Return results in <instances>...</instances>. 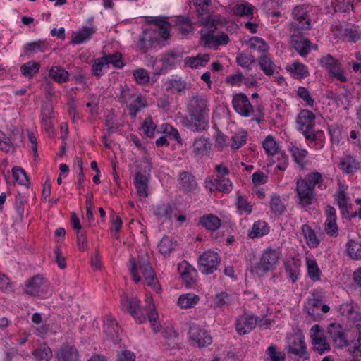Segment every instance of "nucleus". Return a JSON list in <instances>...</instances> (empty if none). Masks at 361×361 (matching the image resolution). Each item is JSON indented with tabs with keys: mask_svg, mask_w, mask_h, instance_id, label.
<instances>
[{
	"mask_svg": "<svg viewBox=\"0 0 361 361\" xmlns=\"http://www.w3.org/2000/svg\"><path fill=\"white\" fill-rule=\"evenodd\" d=\"M209 106L208 98L204 94L190 97L186 107L188 115L183 118V125L195 133L206 130L209 126Z\"/></svg>",
	"mask_w": 361,
	"mask_h": 361,
	"instance_id": "nucleus-1",
	"label": "nucleus"
},
{
	"mask_svg": "<svg viewBox=\"0 0 361 361\" xmlns=\"http://www.w3.org/2000/svg\"><path fill=\"white\" fill-rule=\"evenodd\" d=\"M324 179L321 173L310 172L303 178H300L296 181V192L298 205L302 208L310 206L316 200L315 186L322 188Z\"/></svg>",
	"mask_w": 361,
	"mask_h": 361,
	"instance_id": "nucleus-2",
	"label": "nucleus"
},
{
	"mask_svg": "<svg viewBox=\"0 0 361 361\" xmlns=\"http://www.w3.org/2000/svg\"><path fill=\"white\" fill-rule=\"evenodd\" d=\"M129 263V269L133 276V280L135 283H138L141 280V278L137 273L138 267L145 279L151 278L155 275L152 265L147 257H139L137 263L136 259L134 257H132L130 259Z\"/></svg>",
	"mask_w": 361,
	"mask_h": 361,
	"instance_id": "nucleus-3",
	"label": "nucleus"
},
{
	"mask_svg": "<svg viewBox=\"0 0 361 361\" xmlns=\"http://www.w3.org/2000/svg\"><path fill=\"white\" fill-rule=\"evenodd\" d=\"M320 66L325 68L332 78H335L342 82H347V77L344 74V69L341 62L334 59L331 54L323 56L319 59Z\"/></svg>",
	"mask_w": 361,
	"mask_h": 361,
	"instance_id": "nucleus-4",
	"label": "nucleus"
},
{
	"mask_svg": "<svg viewBox=\"0 0 361 361\" xmlns=\"http://www.w3.org/2000/svg\"><path fill=\"white\" fill-rule=\"evenodd\" d=\"M220 262L221 259L217 252L208 250L200 257L198 269L204 274H211L217 270Z\"/></svg>",
	"mask_w": 361,
	"mask_h": 361,
	"instance_id": "nucleus-5",
	"label": "nucleus"
},
{
	"mask_svg": "<svg viewBox=\"0 0 361 361\" xmlns=\"http://www.w3.org/2000/svg\"><path fill=\"white\" fill-rule=\"evenodd\" d=\"M288 353L294 355L295 361H306L310 358L304 336L296 335L288 344Z\"/></svg>",
	"mask_w": 361,
	"mask_h": 361,
	"instance_id": "nucleus-6",
	"label": "nucleus"
},
{
	"mask_svg": "<svg viewBox=\"0 0 361 361\" xmlns=\"http://www.w3.org/2000/svg\"><path fill=\"white\" fill-rule=\"evenodd\" d=\"M303 31L290 30V44L300 56L306 57L311 51L312 42L303 36Z\"/></svg>",
	"mask_w": 361,
	"mask_h": 361,
	"instance_id": "nucleus-7",
	"label": "nucleus"
},
{
	"mask_svg": "<svg viewBox=\"0 0 361 361\" xmlns=\"http://www.w3.org/2000/svg\"><path fill=\"white\" fill-rule=\"evenodd\" d=\"M292 15L295 22L290 24V30H309L311 28V18L307 11L302 6H297L292 12Z\"/></svg>",
	"mask_w": 361,
	"mask_h": 361,
	"instance_id": "nucleus-8",
	"label": "nucleus"
},
{
	"mask_svg": "<svg viewBox=\"0 0 361 361\" xmlns=\"http://www.w3.org/2000/svg\"><path fill=\"white\" fill-rule=\"evenodd\" d=\"M144 161L147 164L145 169V173L140 171L137 172L134 176V185L139 196L147 197L148 196V184L149 181V172L152 169L151 164L147 158L144 159Z\"/></svg>",
	"mask_w": 361,
	"mask_h": 361,
	"instance_id": "nucleus-9",
	"label": "nucleus"
},
{
	"mask_svg": "<svg viewBox=\"0 0 361 361\" xmlns=\"http://www.w3.org/2000/svg\"><path fill=\"white\" fill-rule=\"evenodd\" d=\"M214 29L208 31L207 33L202 34L200 43L206 47L216 49L221 45H226L229 42V37L227 34L222 32L216 36L214 35Z\"/></svg>",
	"mask_w": 361,
	"mask_h": 361,
	"instance_id": "nucleus-10",
	"label": "nucleus"
},
{
	"mask_svg": "<svg viewBox=\"0 0 361 361\" xmlns=\"http://www.w3.org/2000/svg\"><path fill=\"white\" fill-rule=\"evenodd\" d=\"M157 43H159V33L155 30L149 29L144 30L140 35L137 46L141 52L146 53Z\"/></svg>",
	"mask_w": 361,
	"mask_h": 361,
	"instance_id": "nucleus-11",
	"label": "nucleus"
},
{
	"mask_svg": "<svg viewBox=\"0 0 361 361\" xmlns=\"http://www.w3.org/2000/svg\"><path fill=\"white\" fill-rule=\"evenodd\" d=\"M279 258V255L276 250L268 248L262 253L257 267L264 272L272 270L278 263Z\"/></svg>",
	"mask_w": 361,
	"mask_h": 361,
	"instance_id": "nucleus-12",
	"label": "nucleus"
},
{
	"mask_svg": "<svg viewBox=\"0 0 361 361\" xmlns=\"http://www.w3.org/2000/svg\"><path fill=\"white\" fill-rule=\"evenodd\" d=\"M315 115L310 111L302 110L297 118L298 129L305 137L307 133L314 129L315 126Z\"/></svg>",
	"mask_w": 361,
	"mask_h": 361,
	"instance_id": "nucleus-13",
	"label": "nucleus"
},
{
	"mask_svg": "<svg viewBox=\"0 0 361 361\" xmlns=\"http://www.w3.org/2000/svg\"><path fill=\"white\" fill-rule=\"evenodd\" d=\"M232 104L235 111L243 116L248 117L253 112V107L245 94H235L233 97Z\"/></svg>",
	"mask_w": 361,
	"mask_h": 361,
	"instance_id": "nucleus-14",
	"label": "nucleus"
},
{
	"mask_svg": "<svg viewBox=\"0 0 361 361\" xmlns=\"http://www.w3.org/2000/svg\"><path fill=\"white\" fill-rule=\"evenodd\" d=\"M189 335L192 344L199 348L206 347L212 342L209 334L206 330L197 326H191L189 330Z\"/></svg>",
	"mask_w": 361,
	"mask_h": 361,
	"instance_id": "nucleus-15",
	"label": "nucleus"
},
{
	"mask_svg": "<svg viewBox=\"0 0 361 361\" xmlns=\"http://www.w3.org/2000/svg\"><path fill=\"white\" fill-rule=\"evenodd\" d=\"M350 333L353 338H348L345 347H347L348 351L354 357H361V324H355L350 330Z\"/></svg>",
	"mask_w": 361,
	"mask_h": 361,
	"instance_id": "nucleus-16",
	"label": "nucleus"
},
{
	"mask_svg": "<svg viewBox=\"0 0 361 361\" xmlns=\"http://www.w3.org/2000/svg\"><path fill=\"white\" fill-rule=\"evenodd\" d=\"M47 280L40 275L29 279L25 284L24 292L30 296H39L46 287Z\"/></svg>",
	"mask_w": 361,
	"mask_h": 361,
	"instance_id": "nucleus-17",
	"label": "nucleus"
},
{
	"mask_svg": "<svg viewBox=\"0 0 361 361\" xmlns=\"http://www.w3.org/2000/svg\"><path fill=\"white\" fill-rule=\"evenodd\" d=\"M104 332L106 337L114 343L120 341V328L118 322L110 316L106 317L104 320Z\"/></svg>",
	"mask_w": 361,
	"mask_h": 361,
	"instance_id": "nucleus-18",
	"label": "nucleus"
},
{
	"mask_svg": "<svg viewBox=\"0 0 361 361\" xmlns=\"http://www.w3.org/2000/svg\"><path fill=\"white\" fill-rule=\"evenodd\" d=\"M257 326L255 317L244 314L240 316L235 322V329L240 335H245L252 331Z\"/></svg>",
	"mask_w": 361,
	"mask_h": 361,
	"instance_id": "nucleus-19",
	"label": "nucleus"
},
{
	"mask_svg": "<svg viewBox=\"0 0 361 361\" xmlns=\"http://www.w3.org/2000/svg\"><path fill=\"white\" fill-rule=\"evenodd\" d=\"M328 333L336 346L338 348L345 347L349 338L346 336L340 324H331L328 328Z\"/></svg>",
	"mask_w": 361,
	"mask_h": 361,
	"instance_id": "nucleus-20",
	"label": "nucleus"
},
{
	"mask_svg": "<svg viewBox=\"0 0 361 361\" xmlns=\"http://www.w3.org/2000/svg\"><path fill=\"white\" fill-rule=\"evenodd\" d=\"M326 219L325 222L324 230L326 233L331 236H337L338 227L336 224V209L331 205H328L325 209Z\"/></svg>",
	"mask_w": 361,
	"mask_h": 361,
	"instance_id": "nucleus-21",
	"label": "nucleus"
},
{
	"mask_svg": "<svg viewBox=\"0 0 361 361\" xmlns=\"http://www.w3.org/2000/svg\"><path fill=\"white\" fill-rule=\"evenodd\" d=\"M178 270L188 287H190L195 283L196 269L187 261L183 260L179 263Z\"/></svg>",
	"mask_w": 361,
	"mask_h": 361,
	"instance_id": "nucleus-22",
	"label": "nucleus"
},
{
	"mask_svg": "<svg viewBox=\"0 0 361 361\" xmlns=\"http://www.w3.org/2000/svg\"><path fill=\"white\" fill-rule=\"evenodd\" d=\"M58 361H78V351L73 345H62L56 353Z\"/></svg>",
	"mask_w": 361,
	"mask_h": 361,
	"instance_id": "nucleus-23",
	"label": "nucleus"
},
{
	"mask_svg": "<svg viewBox=\"0 0 361 361\" xmlns=\"http://www.w3.org/2000/svg\"><path fill=\"white\" fill-rule=\"evenodd\" d=\"M178 180L180 188L187 193L193 192L197 187L195 177L188 172L180 173Z\"/></svg>",
	"mask_w": 361,
	"mask_h": 361,
	"instance_id": "nucleus-24",
	"label": "nucleus"
},
{
	"mask_svg": "<svg viewBox=\"0 0 361 361\" xmlns=\"http://www.w3.org/2000/svg\"><path fill=\"white\" fill-rule=\"evenodd\" d=\"M210 56L208 54H199L196 56H188L184 59L185 67L199 68L204 67L209 61Z\"/></svg>",
	"mask_w": 361,
	"mask_h": 361,
	"instance_id": "nucleus-25",
	"label": "nucleus"
},
{
	"mask_svg": "<svg viewBox=\"0 0 361 361\" xmlns=\"http://www.w3.org/2000/svg\"><path fill=\"white\" fill-rule=\"evenodd\" d=\"M211 150V144L208 138L201 136L195 139L192 145V152L199 157L204 156Z\"/></svg>",
	"mask_w": 361,
	"mask_h": 361,
	"instance_id": "nucleus-26",
	"label": "nucleus"
},
{
	"mask_svg": "<svg viewBox=\"0 0 361 361\" xmlns=\"http://www.w3.org/2000/svg\"><path fill=\"white\" fill-rule=\"evenodd\" d=\"M286 68L293 77L297 79H302L310 75L307 66L299 61L288 65Z\"/></svg>",
	"mask_w": 361,
	"mask_h": 361,
	"instance_id": "nucleus-27",
	"label": "nucleus"
},
{
	"mask_svg": "<svg viewBox=\"0 0 361 361\" xmlns=\"http://www.w3.org/2000/svg\"><path fill=\"white\" fill-rule=\"evenodd\" d=\"M180 52L169 50L161 55V61L166 67L175 68L182 60Z\"/></svg>",
	"mask_w": 361,
	"mask_h": 361,
	"instance_id": "nucleus-28",
	"label": "nucleus"
},
{
	"mask_svg": "<svg viewBox=\"0 0 361 361\" xmlns=\"http://www.w3.org/2000/svg\"><path fill=\"white\" fill-rule=\"evenodd\" d=\"M200 224L209 231H216L221 224V221L213 214H207L200 219Z\"/></svg>",
	"mask_w": 361,
	"mask_h": 361,
	"instance_id": "nucleus-29",
	"label": "nucleus"
},
{
	"mask_svg": "<svg viewBox=\"0 0 361 361\" xmlns=\"http://www.w3.org/2000/svg\"><path fill=\"white\" fill-rule=\"evenodd\" d=\"M269 207L271 212L276 216H282L286 212V207L283 202L281 197L276 193H273L271 195Z\"/></svg>",
	"mask_w": 361,
	"mask_h": 361,
	"instance_id": "nucleus-30",
	"label": "nucleus"
},
{
	"mask_svg": "<svg viewBox=\"0 0 361 361\" xmlns=\"http://www.w3.org/2000/svg\"><path fill=\"white\" fill-rule=\"evenodd\" d=\"M301 231L308 246L312 248L317 247L320 241L314 231L308 224H303Z\"/></svg>",
	"mask_w": 361,
	"mask_h": 361,
	"instance_id": "nucleus-31",
	"label": "nucleus"
},
{
	"mask_svg": "<svg viewBox=\"0 0 361 361\" xmlns=\"http://www.w3.org/2000/svg\"><path fill=\"white\" fill-rule=\"evenodd\" d=\"M49 77L58 83H63L68 81L69 73L61 66H56L49 70Z\"/></svg>",
	"mask_w": 361,
	"mask_h": 361,
	"instance_id": "nucleus-32",
	"label": "nucleus"
},
{
	"mask_svg": "<svg viewBox=\"0 0 361 361\" xmlns=\"http://www.w3.org/2000/svg\"><path fill=\"white\" fill-rule=\"evenodd\" d=\"M269 232V229L267 224L264 221L259 220L254 223L248 235L251 238H259L268 234Z\"/></svg>",
	"mask_w": 361,
	"mask_h": 361,
	"instance_id": "nucleus-33",
	"label": "nucleus"
},
{
	"mask_svg": "<svg viewBox=\"0 0 361 361\" xmlns=\"http://www.w3.org/2000/svg\"><path fill=\"white\" fill-rule=\"evenodd\" d=\"M259 65L264 73L267 75H271L275 72L276 66L272 61L269 56L263 54L258 59Z\"/></svg>",
	"mask_w": 361,
	"mask_h": 361,
	"instance_id": "nucleus-34",
	"label": "nucleus"
},
{
	"mask_svg": "<svg viewBox=\"0 0 361 361\" xmlns=\"http://www.w3.org/2000/svg\"><path fill=\"white\" fill-rule=\"evenodd\" d=\"M173 208L169 203H160L157 204L154 211V214L159 219L170 220L172 217Z\"/></svg>",
	"mask_w": 361,
	"mask_h": 361,
	"instance_id": "nucleus-35",
	"label": "nucleus"
},
{
	"mask_svg": "<svg viewBox=\"0 0 361 361\" xmlns=\"http://www.w3.org/2000/svg\"><path fill=\"white\" fill-rule=\"evenodd\" d=\"M95 32V29L92 27H86L82 30L75 33L71 39V43L80 44L84 42L89 40L91 36Z\"/></svg>",
	"mask_w": 361,
	"mask_h": 361,
	"instance_id": "nucleus-36",
	"label": "nucleus"
},
{
	"mask_svg": "<svg viewBox=\"0 0 361 361\" xmlns=\"http://www.w3.org/2000/svg\"><path fill=\"white\" fill-rule=\"evenodd\" d=\"M176 242L173 241L169 236H164L159 244V251L164 256H169L176 249Z\"/></svg>",
	"mask_w": 361,
	"mask_h": 361,
	"instance_id": "nucleus-37",
	"label": "nucleus"
},
{
	"mask_svg": "<svg viewBox=\"0 0 361 361\" xmlns=\"http://www.w3.org/2000/svg\"><path fill=\"white\" fill-rule=\"evenodd\" d=\"M108 69L109 67L104 56L95 59L92 65V75L98 78L102 76Z\"/></svg>",
	"mask_w": 361,
	"mask_h": 361,
	"instance_id": "nucleus-38",
	"label": "nucleus"
},
{
	"mask_svg": "<svg viewBox=\"0 0 361 361\" xmlns=\"http://www.w3.org/2000/svg\"><path fill=\"white\" fill-rule=\"evenodd\" d=\"M166 87V91L172 92L176 91L178 92H181L185 91L187 88L186 82L182 79H169L164 83Z\"/></svg>",
	"mask_w": 361,
	"mask_h": 361,
	"instance_id": "nucleus-39",
	"label": "nucleus"
},
{
	"mask_svg": "<svg viewBox=\"0 0 361 361\" xmlns=\"http://www.w3.org/2000/svg\"><path fill=\"white\" fill-rule=\"evenodd\" d=\"M285 270L293 283H295L300 276V264L294 260L286 262Z\"/></svg>",
	"mask_w": 361,
	"mask_h": 361,
	"instance_id": "nucleus-40",
	"label": "nucleus"
},
{
	"mask_svg": "<svg viewBox=\"0 0 361 361\" xmlns=\"http://www.w3.org/2000/svg\"><path fill=\"white\" fill-rule=\"evenodd\" d=\"M199 301V297L195 294H185L179 297L178 305L182 308H191Z\"/></svg>",
	"mask_w": 361,
	"mask_h": 361,
	"instance_id": "nucleus-41",
	"label": "nucleus"
},
{
	"mask_svg": "<svg viewBox=\"0 0 361 361\" xmlns=\"http://www.w3.org/2000/svg\"><path fill=\"white\" fill-rule=\"evenodd\" d=\"M267 356L264 361H284L285 353L281 351H277V347L275 345H269L266 351Z\"/></svg>",
	"mask_w": 361,
	"mask_h": 361,
	"instance_id": "nucleus-42",
	"label": "nucleus"
},
{
	"mask_svg": "<svg viewBox=\"0 0 361 361\" xmlns=\"http://www.w3.org/2000/svg\"><path fill=\"white\" fill-rule=\"evenodd\" d=\"M347 252L349 257L355 260L361 259V243L354 240H350L347 243Z\"/></svg>",
	"mask_w": 361,
	"mask_h": 361,
	"instance_id": "nucleus-43",
	"label": "nucleus"
},
{
	"mask_svg": "<svg viewBox=\"0 0 361 361\" xmlns=\"http://www.w3.org/2000/svg\"><path fill=\"white\" fill-rule=\"evenodd\" d=\"M341 169L347 173H353L359 169V163L353 157H347L341 162Z\"/></svg>",
	"mask_w": 361,
	"mask_h": 361,
	"instance_id": "nucleus-44",
	"label": "nucleus"
},
{
	"mask_svg": "<svg viewBox=\"0 0 361 361\" xmlns=\"http://www.w3.org/2000/svg\"><path fill=\"white\" fill-rule=\"evenodd\" d=\"M263 147L269 156H274L279 152V147L271 135H268L263 142Z\"/></svg>",
	"mask_w": 361,
	"mask_h": 361,
	"instance_id": "nucleus-45",
	"label": "nucleus"
},
{
	"mask_svg": "<svg viewBox=\"0 0 361 361\" xmlns=\"http://www.w3.org/2000/svg\"><path fill=\"white\" fill-rule=\"evenodd\" d=\"M39 64L34 61H30L20 67L21 73L28 78H32L38 73Z\"/></svg>",
	"mask_w": 361,
	"mask_h": 361,
	"instance_id": "nucleus-46",
	"label": "nucleus"
},
{
	"mask_svg": "<svg viewBox=\"0 0 361 361\" xmlns=\"http://www.w3.org/2000/svg\"><path fill=\"white\" fill-rule=\"evenodd\" d=\"M47 43L43 40H37L25 44L24 49L28 54H34L38 51L44 52Z\"/></svg>",
	"mask_w": 361,
	"mask_h": 361,
	"instance_id": "nucleus-47",
	"label": "nucleus"
},
{
	"mask_svg": "<svg viewBox=\"0 0 361 361\" xmlns=\"http://www.w3.org/2000/svg\"><path fill=\"white\" fill-rule=\"evenodd\" d=\"M128 106L129 109V115L132 118H135L137 114L142 107L145 106V105L142 102L141 95L138 94V96H134V99H133L130 102L128 103Z\"/></svg>",
	"mask_w": 361,
	"mask_h": 361,
	"instance_id": "nucleus-48",
	"label": "nucleus"
},
{
	"mask_svg": "<svg viewBox=\"0 0 361 361\" xmlns=\"http://www.w3.org/2000/svg\"><path fill=\"white\" fill-rule=\"evenodd\" d=\"M253 8L254 7L248 4H238L233 8V13L235 16L240 17L247 16L252 19Z\"/></svg>",
	"mask_w": 361,
	"mask_h": 361,
	"instance_id": "nucleus-49",
	"label": "nucleus"
},
{
	"mask_svg": "<svg viewBox=\"0 0 361 361\" xmlns=\"http://www.w3.org/2000/svg\"><path fill=\"white\" fill-rule=\"evenodd\" d=\"M32 355L37 361H49L53 356L52 350L48 346L36 349Z\"/></svg>",
	"mask_w": 361,
	"mask_h": 361,
	"instance_id": "nucleus-50",
	"label": "nucleus"
},
{
	"mask_svg": "<svg viewBox=\"0 0 361 361\" xmlns=\"http://www.w3.org/2000/svg\"><path fill=\"white\" fill-rule=\"evenodd\" d=\"M290 152L294 161L301 167L304 166V159L307 155L306 149H300L298 147L293 146L290 148Z\"/></svg>",
	"mask_w": 361,
	"mask_h": 361,
	"instance_id": "nucleus-51",
	"label": "nucleus"
},
{
	"mask_svg": "<svg viewBox=\"0 0 361 361\" xmlns=\"http://www.w3.org/2000/svg\"><path fill=\"white\" fill-rule=\"evenodd\" d=\"M312 343L314 345V349L320 354L330 350V345L326 341L325 336L316 337L312 340Z\"/></svg>",
	"mask_w": 361,
	"mask_h": 361,
	"instance_id": "nucleus-52",
	"label": "nucleus"
},
{
	"mask_svg": "<svg viewBox=\"0 0 361 361\" xmlns=\"http://www.w3.org/2000/svg\"><path fill=\"white\" fill-rule=\"evenodd\" d=\"M179 31L184 35L188 34L193 29L192 25L188 18L178 16L176 22Z\"/></svg>",
	"mask_w": 361,
	"mask_h": 361,
	"instance_id": "nucleus-53",
	"label": "nucleus"
},
{
	"mask_svg": "<svg viewBox=\"0 0 361 361\" xmlns=\"http://www.w3.org/2000/svg\"><path fill=\"white\" fill-rule=\"evenodd\" d=\"M307 267L309 277L314 281H319L320 279V270L317 262L314 259H307Z\"/></svg>",
	"mask_w": 361,
	"mask_h": 361,
	"instance_id": "nucleus-54",
	"label": "nucleus"
},
{
	"mask_svg": "<svg viewBox=\"0 0 361 361\" xmlns=\"http://www.w3.org/2000/svg\"><path fill=\"white\" fill-rule=\"evenodd\" d=\"M122 307L126 310L130 314L137 310L140 306V300L136 298H128L125 296L122 299Z\"/></svg>",
	"mask_w": 361,
	"mask_h": 361,
	"instance_id": "nucleus-55",
	"label": "nucleus"
},
{
	"mask_svg": "<svg viewBox=\"0 0 361 361\" xmlns=\"http://www.w3.org/2000/svg\"><path fill=\"white\" fill-rule=\"evenodd\" d=\"M104 56L106 58L109 68V64H111L116 68H122L125 66L120 53L105 54Z\"/></svg>",
	"mask_w": 361,
	"mask_h": 361,
	"instance_id": "nucleus-56",
	"label": "nucleus"
},
{
	"mask_svg": "<svg viewBox=\"0 0 361 361\" xmlns=\"http://www.w3.org/2000/svg\"><path fill=\"white\" fill-rule=\"evenodd\" d=\"M12 174L16 181L22 185H26L28 183V178L26 172L20 166H14L12 169Z\"/></svg>",
	"mask_w": 361,
	"mask_h": 361,
	"instance_id": "nucleus-57",
	"label": "nucleus"
},
{
	"mask_svg": "<svg viewBox=\"0 0 361 361\" xmlns=\"http://www.w3.org/2000/svg\"><path fill=\"white\" fill-rule=\"evenodd\" d=\"M250 47L253 49H257L259 52H266L269 49L268 44L265 41L259 37H252L249 40Z\"/></svg>",
	"mask_w": 361,
	"mask_h": 361,
	"instance_id": "nucleus-58",
	"label": "nucleus"
},
{
	"mask_svg": "<svg viewBox=\"0 0 361 361\" xmlns=\"http://www.w3.org/2000/svg\"><path fill=\"white\" fill-rule=\"evenodd\" d=\"M214 183L216 184V190L220 192L229 193L232 189V183L231 180L224 177L215 178Z\"/></svg>",
	"mask_w": 361,
	"mask_h": 361,
	"instance_id": "nucleus-59",
	"label": "nucleus"
},
{
	"mask_svg": "<svg viewBox=\"0 0 361 361\" xmlns=\"http://www.w3.org/2000/svg\"><path fill=\"white\" fill-rule=\"evenodd\" d=\"M353 0H334L333 5L336 12L347 13L353 8Z\"/></svg>",
	"mask_w": 361,
	"mask_h": 361,
	"instance_id": "nucleus-60",
	"label": "nucleus"
},
{
	"mask_svg": "<svg viewBox=\"0 0 361 361\" xmlns=\"http://www.w3.org/2000/svg\"><path fill=\"white\" fill-rule=\"evenodd\" d=\"M210 3L211 0H194L193 4L200 16H209L208 7Z\"/></svg>",
	"mask_w": 361,
	"mask_h": 361,
	"instance_id": "nucleus-61",
	"label": "nucleus"
},
{
	"mask_svg": "<svg viewBox=\"0 0 361 361\" xmlns=\"http://www.w3.org/2000/svg\"><path fill=\"white\" fill-rule=\"evenodd\" d=\"M232 298L230 295L226 292L217 293L214 299V305L216 307H222L223 305H229L232 303Z\"/></svg>",
	"mask_w": 361,
	"mask_h": 361,
	"instance_id": "nucleus-62",
	"label": "nucleus"
},
{
	"mask_svg": "<svg viewBox=\"0 0 361 361\" xmlns=\"http://www.w3.org/2000/svg\"><path fill=\"white\" fill-rule=\"evenodd\" d=\"M247 136V133L245 131H242L238 134H235L232 136V144L231 145V147L235 150L240 149L243 145L245 144Z\"/></svg>",
	"mask_w": 361,
	"mask_h": 361,
	"instance_id": "nucleus-63",
	"label": "nucleus"
},
{
	"mask_svg": "<svg viewBox=\"0 0 361 361\" xmlns=\"http://www.w3.org/2000/svg\"><path fill=\"white\" fill-rule=\"evenodd\" d=\"M254 56L252 55H247L244 53H241L238 55L236 58L237 63L242 68L247 70H251V64L254 63Z\"/></svg>",
	"mask_w": 361,
	"mask_h": 361,
	"instance_id": "nucleus-64",
	"label": "nucleus"
}]
</instances>
